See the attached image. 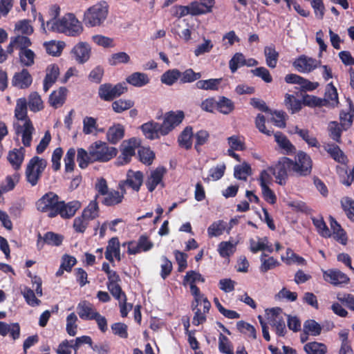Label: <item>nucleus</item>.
<instances>
[{
  "instance_id": "obj_1",
  "label": "nucleus",
  "mask_w": 354,
  "mask_h": 354,
  "mask_svg": "<svg viewBox=\"0 0 354 354\" xmlns=\"http://www.w3.org/2000/svg\"><path fill=\"white\" fill-rule=\"evenodd\" d=\"M46 26L50 31L62 32L72 37L78 36L83 31L81 22L73 13H67L58 20H48Z\"/></svg>"
},
{
  "instance_id": "obj_2",
  "label": "nucleus",
  "mask_w": 354,
  "mask_h": 354,
  "mask_svg": "<svg viewBox=\"0 0 354 354\" xmlns=\"http://www.w3.org/2000/svg\"><path fill=\"white\" fill-rule=\"evenodd\" d=\"M109 12L108 3L105 1H99L85 10L82 22L88 28L102 26L106 20Z\"/></svg>"
},
{
  "instance_id": "obj_3",
  "label": "nucleus",
  "mask_w": 354,
  "mask_h": 354,
  "mask_svg": "<svg viewBox=\"0 0 354 354\" xmlns=\"http://www.w3.org/2000/svg\"><path fill=\"white\" fill-rule=\"evenodd\" d=\"M47 160L37 156H33L27 164L26 168V179L31 186L37 185L43 172L47 166Z\"/></svg>"
},
{
  "instance_id": "obj_4",
  "label": "nucleus",
  "mask_w": 354,
  "mask_h": 354,
  "mask_svg": "<svg viewBox=\"0 0 354 354\" xmlns=\"http://www.w3.org/2000/svg\"><path fill=\"white\" fill-rule=\"evenodd\" d=\"M88 151L95 162H105L116 156L118 151L113 147H109L104 142L98 140L92 143Z\"/></svg>"
},
{
  "instance_id": "obj_5",
  "label": "nucleus",
  "mask_w": 354,
  "mask_h": 354,
  "mask_svg": "<svg viewBox=\"0 0 354 354\" xmlns=\"http://www.w3.org/2000/svg\"><path fill=\"white\" fill-rule=\"evenodd\" d=\"M60 197L53 192H48L35 202L37 211L47 214L49 218H54Z\"/></svg>"
},
{
  "instance_id": "obj_6",
  "label": "nucleus",
  "mask_w": 354,
  "mask_h": 354,
  "mask_svg": "<svg viewBox=\"0 0 354 354\" xmlns=\"http://www.w3.org/2000/svg\"><path fill=\"white\" fill-rule=\"evenodd\" d=\"M276 178V181L279 185H284L288 178V171H292V160L287 157L279 159L274 167L268 168Z\"/></svg>"
},
{
  "instance_id": "obj_7",
  "label": "nucleus",
  "mask_w": 354,
  "mask_h": 354,
  "mask_svg": "<svg viewBox=\"0 0 354 354\" xmlns=\"http://www.w3.org/2000/svg\"><path fill=\"white\" fill-rule=\"evenodd\" d=\"M313 161L310 156L304 151H299L292 160V171L300 176H308L312 171Z\"/></svg>"
},
{
  "instance_id": "obj_8",
  "label": "nucleus",
  "mask_w": 354,
  "mask_h": 354,
  "mask_svg": "<svg viewBox=\"0 0 354 354\" xmlns=\"http://www.w3.org/2000/svg\"><path fill=\"white\" fill-rule=\"evenodd\" d=\"M139 141L131 138L128 140H124L120 146L121 154L118 156L117 160L120 165L128 164L131 158L136 154V149L139 147Z\"/></svg>"
},
{
  "instance_id": "obj_9",
  "label": "nucleus",
  "mask_w": 354,
  "mask_h": 354,
  "mask_svg": "<svg viewBox=\"0 0 354 354\" xmlns=\"http://www.w3.org/2000/svg\"><path fill=\"white\" fill-rule=\"evenodd\" d=\"M143 174L140 171H134L129 169L127 173L126 180H120L118 188L126 191V187L131 188L133 191L138 192L143 183Z\"/></svg>"
},
{
  "instance_id": "obj_10",
  "label": "nucleus",
  "mask_w": 354,
  "mask_h": 354,
  "mask_svg": "<svg viewBox=\"0 0 354 354\" xmlns=\"http://www.w3.org/2000/svg\"><path fill=\"white\" fill-rule=\"evenodd\" d=\"M81 207L82 204L79 201L74 200L66 203L64 201L60 200L54 218L59 216L63 219H70L75 215Z\"/></svg>"
},
{
  "instance_id": "obj_11",
  "label": "nucleus",
  "mask_w": 354,
  "mask_h": 354,
  "mask_svg": "<svg viewBox=\"0 0 354 354\" xmlns=\"http://www.w3.org/2000/svg\"><path fill=\"white\" fill-rule=\"evenodd\" d=\"M185 114L183 111H169L165 114L162 124L163 133L169 134L174 129L178 126L183 120Z\"/></svg>"
},
{
  "instance_id": "obj_12",
  "label": "nucleus",
  "mask_w": 354,
  "mask_h": 354,
  "mask_svg": "<svg viewBox=\"0 0 354 354\" xmlns=\"http://www.w3.org/2000/svg\"><path fill=\"white\" fill-rule=\"evenodd\" d=\"M108 281L106 283L107 288L112 296L117 300L122 299V295L125 296V292L122 290L120 282L121 279L116 271L113 270L107 276Z\"/></svg>"
},
{
  "instance_id": "obj_13",
  "label": "nucleus",
  "mask_w": 354,
  "mask_h": 354,
  "mask_svg": "<svg viewBox=\"0 0 354 354\" xmlns=\"http://www.w3.org/2000/svg\"><path fill=\"white\" fill-rule=\"evenodd\" d=\"M140 129L146 138L155 140L160 136H166L163 133L162 124L153 120L145 122L140 126Z\"/></svg>"
},
{
  "instance_id": "obj_14",
  "label": "nucleus",
  "mask_w": 354,
  "mask_h": 354,
  "mask_svg": "<svg viewBox=\"0 0 354 354\" xmlns=\"http://www.w3.org/2000/svg\"><path fill=\"white\" fill-rule=\"evenodd\" d=\"M204 277L198 272L194 270L188 271L183 279V285L189 284L190 292L194 298L200 297V289L196 286V282H204Z\"/></svg>"
},
{
  "instance_id": "obj_15",
  "label": "nucleus",
  "mask_w": 354,
  "mask_h": 354,
  "mask_svg": "<svg viewBox=\"0 0 354 354\" xmlns=\"http://www.w3.org/2000/svg\"><path fill=\"white\" fill-rule=\"evenodd\" d=\"M32 77L26 68L15 73L12 78V85L19 89H26L32 83Z\"/></svg>"
},
{
  "instance_id": "obj_16",
  "label": "nucleus",
  "mask_w": 354,
  "mask_h": 354,
  "mask_svg": "<svg viewBox=\"0 0 354 354\" xmlns=\"http://www.w3.org/2000/svg\"><path fill=\"white\" fill-rule=\"evenodd\" d=\"M320 64V61L306 55H301L293 62V66L299 72L309 73L319 66Z\"/></svg>"
},
{
  "instance_id": "obj_17",
  "label": "nucleus",
  "mask_w": 354,
  "mask_h": 354,
  "mask_svg": "<svg viewBox=\"0 0 354 354\" xmlns=\"http://www.w3.org/2000/svg\"><path fill=\"white\" fill-rule=\"evenodd\" d=\"M77 312L80 319L82 320H93L98 312L93 306L86 300L81 301L77 306Z\"/></svg>"
},
{
  "instance_id": "obj_18",
  "label": "nucleus",
  "mask_w": 354,
  "mask_h": 354,
  "mask_svg": "<svg viewBox=\"0 0 354 354\" xmlns=\"http://www.w3.org/2000/svg\"><path fill=\"white\" fill-rule=\"evenodd\" d=\"M165 173L166 169L163 167H158L151 172L145 183L149 192L154 191L159 184H161L162 187L165 186L162 179Z\"/></svg>"
},
{
  "instance_id": "obj_19",
  "label": "nucleus",
  "mask_w": 354,
  "mask_h": 354,
  "mask_svg": "<svg viewBox=\"0 0 354 354\" xmlns=\"http://www.w3.org/2000/svg\"><path fill=\"white\" fill-rule=\"evenodd\" d=\"M35 131L31 120H28L23 125H18L16 127V133H21V140L24 147H28L31 145L32 133Z\"/></svg>"
},
{
  "instance_id": "obj_20",
  "label": "nucleus",
  "mask_w": 354,
  "mask_h": 354,
  "mask_svg": "<svg viewBox=\"0 0 354 354\" xmlns=\"http://www.w3.org/2000/svg\"><path fill=\"white\" fill-rule=\"evenodd\" d=\"M113 256L119 261L120 257V245L118 237L111 238L106 246L105 251V258L111 263L114 262Z\"/></svg>"
},
{
  "instance_id": "obj_21",
  "label": "nucleus",
  "mask_w": 354,
  "mask_h": 354,
  "mask_svg": "<svg viewBox=\"0 0 354 354\" xmlns=\"http://www.w3.org/2000/svg\"><path fill=\"white\" fill-rule=\"evenodd\" d=\"M72 53L78 63L83 64L90 57L91 47L86 42H80L73 47Z\"/></svg>"
},
{
  "instance_id": "obj_22",
  "label": "nucleus",
  "mask_w": 354,
  "mask_h": 354,
  "mask_svg": "<svg viewBox=\"0 0 354 354\" xmlns=\"http://www.w3.org/2000/svg\"><path fill=\"white\" fill-rule=\"evenodd\" d=\"M26 150L21 147L19 149H14L8 152L7 159L15 170L20 169L24 160Z\"/></svg>"
},
{
  "instance_id": "obj_23",
  "label": "nucleus",
  "mask_w": 354,
  "mask_h": 354,
  "mask_svg": "<svg viewBox=\"0 0 354 354\" xmlns=\"http://www.w3.org/2000/svg\"><path fill=\"white\" fill-rule=\"evenodd\" d=\"M125 194L126 191L124 190H120V192L119 191L111 189L104 196L102 203L107 207L119 205L123 201Z\"/></svg>"
},
{
  "instance_id": "obj_24",
  "label": "nucleus",
  "mask_w": 354,
  "mask_h": 354,
  "mask_svg": "<svg viewBox=\"0 0 354 354\" xmlns=\"http://www.w3.org/2000/svg\"><path fill=\"white\" fill-rule=\"evenodd\" d=\"M59 75V68L57 64H50L46 69V74L44 80V91L47 92L56 82Z\"/></svg>"
},
{
  "instance_id": "obj_25",
  "label": "nucleus",
  "mask_w": 354,
  "mask_h": 354,
  "mask_svg": "<svg viewBox=\"0 0 354 354\" xmlns=\"http://www.w3.org/2000/svg\"><path fill=\"white\" fill-rule=\"evenodd\" d=\"M67 91L66 87L62 86L57 91H54L49 96V103L55 109L62 106L66 99Z\"/></svg>"
},
{
  "instance_id": "obj_26",
  "label": "nucleus",
  "mask_w": 354,
  "mask_h": 354,
  "mask_svg": "<svg viewBox=\"0 0 354 354\" xmlns=\"http://www.w3.org/2000/svg\"><path fill=\"white\" fill-rule=\"evenodd\" d=\"M124 136V128L120 124H114L109 128L106 138L111 144H117Z\"/></svg>"
},
{
  "instance_id": "obj_27",
  "label": "nucleus",
  "mask_w": 354,
  "mask_h": 354,
  "mask_svg": "<svg viewBox=\"0 0 354 354\" xmlns=\"http://www.w3.org/2000/svg\"><path fill=\"white\" fill-rule=\"evenodd\" d=\"M27 100L25 97L18 98L16 101L15 117L18 120L24 121L30 120L28 116Z\"/></svg>"
},
{
  "instance_id": "obj_28",
  "label": "nucleus",
  "mask_w": 354,
  "mask_h": 354,
  "mask_svg": "<svg viewBox=\"0 0 354 354\" xmlns=\"http://www.w3.org/2000/svg\"><path fill=\"white\" fill-rule=\"evenodd\" d=\"M126 81L133 86L142 87L149 83L150 79L144 73L134 72L126 78Z\"/></svg>"
},
{
  "instance_id": "obj_29",
  "label": "nucleus",
  "mask_w": 354,
  "mask_h": 354,
  "mask_svg": "<svg viewBox=\"0 0 354 354\" xmlns=\"http://www.w3.org/2000/svg\"><path fill=\"white\" fill-rule=\"evenodd\" d=\"M324 275L325 280L333 285L347 283L349 280L347 275L339 270H329V272H324Z\"/></svg>"
},
{
  "instance_id": "obj_30",
  "label": "nucleus",
  "mask_w": 354,
  "mask_h": 354,
  "mask_svg": "<svg viewBox=\"0 0 354 354\" xmlns=\"http://www.w3.org/2000/svg\"><path fill=\"white\" fill-rule=\"evenodd\" d=\"M97 198L98 195H95L94 199L88 203L81 214L90 221L99 216L100 208L97 201Z\"/></svg>"
},
{
  "instance_id": "obj_31",
  "label": "nucleus",
  "mask_w": 354,
  "mask_h": 354,
  "mask_svg": "<svg viewBox=\"0 0 354 354\" xmlns=\"http://www.w3.org/2000/svg\"><path fill=\"white\" fill-rule=\"evenodd\" d=\"M8 333L14 340L18 339L20 335L19 324L13 323L10 325L3 322H0V335L5 337Z\"/></svg>"
},
{
  "instance_id": "obj_32",
  "label": "nucleus",
  "mask_w": 354,
  "mask_h": 354,
  "mask_svg": "<svg viewBox=\"0 0 354 354\" xmlns=\"http://www.w3.org/2000/svg\"><path fill=\"white\" fill-rule=\"evenodd\" d=\"M275 141L281 149L284 150L286 154L293 153L295 152L296 149L295 146L290 142L288 138L281 132L274 133Z\"/></svg>"
},
{
  "instance_id": "obj_33",
  "label": "nucleus",
  "mask_w": 354,
  "mask_h": 354,
  "mask_svg": "<svg viewBox=\"0 0 354 354\" xmlns=\"http://www.w3.org/2000/svg\"><path fill=\"white\" fill-rule=\"evenodd\" d=\"M93 156H91V152L88 150H85L83 148H78L77 150V161L78 162L79 167L82 169H84L88 167V166L95 162L93 159Z\"/></svg>"
},
{
  "instance_id": "obj_34",
  "label": "nucleus",
  "mask_w": 354,
  "mask_h": 354,
  "mask_svg": "<svg viewBox=\"0 0 354 354\" xmlns=\"http://www.w3.org/2000/svg\"><path fill=\"white\" fill-rule=\"evenodd\" d=\"M324 148L336 162L339 163H344L345 162L346 157L338 145L335 144H326Z\"/></svg>"
},
{
  "instance_id": "obj_35",
  "label": "nucleus",
  "mask_w": 354,
  "mask_h": 354,
  "mask_svg": "<svg viewBox=\"0 0 354 354\" xmlns=\"http://www.w3.org/2000/svg\"><path fill=\"white\" fill-rule=\"evenodd\" d=\"M27 105L31 111L36 113L44 109V103L41 96L36 91L32 92L28 95Z\"/></svg>"
},
{
  "instance_id": "obj_36",
  "label": "nucleus",
  "mask_w": 354,
  "mask_h": 354,
  "mask_svg": "<svg viewBox=\"0 0 354 354\" xmlns=\"http://www.w3.org/2000/svg\"><path fill=\"white\" fill-rule=\"evenodd\" d=\"M180 76L181 72L178 69H169L161 75L160 81L162 84L167 86H172L178 79H180Z\"/></svg>"
},
{
  "instance_id": "obj_37",
  "label": "nucleus",
  "mask_w": 354,
  "mask_h": 354,
  "mask_svg": "<svg viewBox=\"0 0 354 354\" xmlns=\"http://www.w3.org/2000/svg\"><path fill=\"white\" fill-rule=\"evenodd\" d=\"M35 53L28 48L19 52V62L22 66H32L35 64Z\"/></svg>"
},
{
  "instance_id": "obj_38",
  "label": "nucleus",
  "mask_w": 354,
  "mask_h": 354,
  "mask_svg": "<svg viewBox=\"0 0 354 354\" xmlns=\"http://www.w3.org/2000/svg\"><path fill=\"white\" fill-rule=\"evenodd\" d=\"M282 310L280 308H273L267 313L269 323L272 326L285 324L283 317L281 316Z\"/></svg>"
},
{
  "instance_id": "obj_39",
  "label": "nucleus",
  "mask_w": 354,
  "mask_h": 354,
  "mask_svg": "<svg viewBox=\"0 0 354 354\" xmlns=\"http://www.w3.org/2000/svg\"><path fill=\"white\" fill-rule=\"evenodd\" d=\"M98 96L101 100L106 102H111L115 99L113 84L110 83L101 84L98 88Z\"/></svg>"
},
{
  "instance_id": "obj_40",
  "label": "nucleus",
  "mask_w": 354,
  "mask_h": 354,
  "mask_svg": "<svg viewBox=\"0 0 354 354\" xmlns=\"http://www.w3.org/2000/svg\"><path fill=\"white\" fill-rule=\"evenodd\" d=\"M135 104L133 100L131 99H118L112 102L111 106L114 112L121 113L127 110L131 109Z\"/></svg>"
},
{
  "instance_id": "obj_41",
  "label": "nucleus",
  "mask_w": 354,
  "mask_h": 354,
  "mask_svg": "<svg viewBox=\"0 0 354 354\" xmlns=\"http://www.w3.org/2000/svg\"><path fill=\"white\" fill-rule=\"evenodd\" d=\"M138 154L140 161L146 165H151L156 157L153 151L146 147H139Z\"/></svg>"
},
{
  "instance_id": "obj_42",
  "label": "nucleus",
  "mask_w": 354,
  "mask_h": 354,
  "mask_svg": "<svg viewBox=\"0 0 354 354\" xmlns=\"http://www.w3.org/2000/svg\"><path fill=\"white\" fill-rule=\"evenodd\" d=\"M264 55L267 65L270 68H275L279 58V53L275 50L274 46H266L264 48Z\"/></svg>"
},
{
  "instance_id": "obj_43",
  "label": "nucleus",
  "mask_w": 354,
  "mask_h": 354,
  "mask_svg": "<svg viewBox=\"0 0 354 354\" xmlns=\"http://www.w3.org/2000/svg\"><path fill=\"white\" fill-rule=\"evenodd\" d=\"M192 128L191 127H185L178 137V141L179 142V145L186 149H190L192 145Z\"/></svg>"
},
{
  "instance_id": "obj_44",
  "label": "nucleus",
  "mask_w": 354,
  "mask_h": 354,
  "mask_svg": "<svg viewBox=\"0 0 354 354\" xmlns=\"http://www.w3.org/2000/svg\"><path fill=\"white\" fill-rule=\"evenodd\" d=\"M221 82V78L198 80L196 83V86L199 89L216 91L218 89Z\"/></svg>"
},
{
  "instance_id": "obj_45",
  "label": "nucleus",
  "mask_w": 354,
  "mask_h": 354,
  "mask_svg": "<svg viewBox=\"0 0 354 354\" xmlns=\"http://www.w3.org/2000/svg\"><path fill=\"white\" fill-rule=\"evenodd\" d=\"M201 109L207 112L213 113L214 110L221 112V99L218 101L214 97H209L201 102Z\"/></svg>"
},
{
  "instance_id": "obj_46",
  "label": "nucleus",
  "mask_w": 354,
  "mask_h": 354,
  "mask_svg": "<svg viewBox=\"0 0 354 354\" xmlns=\"http://www.w3.org/2000/svg\"><path fill=\"white\" fill-rule=\"evenodd\" d=\"M76 154V150L73 147H71L68 149L64 158V169L65 172H72L74 171L75 163V157Z\"/></svg>"
},
{
  "instance_id": "obj_47",
  "label": "nucleus",
  "mask_w": 354,
  "mask_h": 354,
  "mask_svg": "<svg viewBox=\"0 0 354 354\" xmlns=\"http://www.w3.org/2000/svg\"><path fill=\"white\" fill-rule=\"evenodd\" d=\"M328 129L330 138L337 143H342L341 136L344 129L341 125L337 122L333 121L329 123Z\"/></svg>"
},
{
  "instance_id": "obj_48",
  "label": "nucleus",
  "mask_w": 354,
  "mask_h": 354,
  "mask_svg": "<svg viewBox=\"0 0 354 354\" xmlns=\"http://www.w3.org/2000/svg\"><path fill=\"white\" fill-rule=\"evenodd\" d=\"M295 133L299 135V136L301 137L302 139L305 140L310 147H314L317 148L320 147V145L319 144L317 138L315 137L311 136L308 129H301L296 127Z\"/></svg>"
},
{
  "instance_id": "obj_49",
  "label": "nucleus",
  "mask_w": 354,
  "mask_h": 354,
  "mask_svg": "<svg viewBox=\"0 0 354 354\" xmlns=\"http://www.w3.org/2000/svg\"><path fill=\"white\" fill-rule=\"evenodd\" d=\"M307 354H325L327 351L326 345L317 342H309L304 346Z\"/></svg>"
},
{
  "instance_id": "obj_50",
  "label": "nucleus",
  "mask_w": 354,
  "mask_h": 354,
  "mask_svg": "<svg viewBox=\"0 0 354 354\" xmlns=\"http://www.w3.org/2000/svg\"><path fill=\"white\" fill-rule=\"evenodd\" d=\"M90 221L82 214L75 218L73 223V228L76 233L83 234L87 229Z\"/></svg>"
},
{
  "instance_id": "obj_51",
  "label": "nucleus",
  "mask_w": 354,
  "mask_h": 354,
  "mask_svg": "<svg viewBox=\"0 0 354 354\" xmlns=\"http://www.w3.org/2000/svg\"><path fill=\"white\" fill-rule=\"evenodd\" d=\"M330 227L333 231L335 239L340 241L342 244H346V237L341 225L333 218L330 217Z\"/></svg>"
},
{
  "instance_id": "obj_52",
  "label": "nucleus",
  "mask_w": 354,
  "mask_h": 354,
  "mask_svg": "<svg viewBox=\"0 0 354 354\" xmlns=\"http://www.w3.org/2000/svg\"><path fill=\"white\" fill-rule=\"evenodd\" d=\"M192 306L193 310H196V308H201L202 313L205 315V313L209 312L211 304L207 299L205 297L203 294L200 293V297L198 299L194 298Z\"/></svg>"
},
{
  "instance_id": "obj_53",
  "label": "nucleus",
  "mask_w": 354,
  "mask_h": 354,
  "mask_svg": "<svg viewBox=\"0 0 354 354\" xmlns=\"http://www.w3.org/2000/svg\"><path fill=\"white\" fill-rule=\"evenodd\" d=\"M285 105L288 109L291 110L292 113H295L301 109V101L294 95L288 93L285 96Z\"/></svg>"
},
{
  "instance_id": "obj_54",
  "label": "nucleus",
  "mask_w": 354,
  "mask_h": 354,
  "mask_svg": "<svg viewBox=\"0 0 354 354\" xmlns=\"http://www.w3.org/2000/svg\"><path fill=\"white\" fill-rule=\"evenodd\" d=\"M341 205L348 218L354 222V201L349 197L341 200Z\"/></svg>"
},
{
  "instance_id": "obj_55",
  "label": "nucleus",
  "mask_w": 354,
  "mask_h": 354,
  "mask_svg": "<svg viewBox=\"0 0 354 354\" xmlns=\"http://www.w3.org/2000/svg\"><path fill=\"white\" fill-rule=\"evenodd\" d=\"M201 77V73H196L192 68L186 69L184 72L181 73L180 77V82L181 84L191 83Z\"/></svg>"
},
{
  "instance_id": "obj_56",
  "label": "nucleus",
  "mask_w": 354,
  "mask_h": 354,
  "mask_svg": "<svg viewBox=\"0 0 354 354\" xmlns=\"http://www.w3.org/2000/svg\"><path fill=\"white\" fill-rule=\"evenodd\" d=\"M21 293L26 300V302L30 306H37L41 304V301L35 296L34 291L28 288L25 287Z\"/></svg>"
},
{
  "instance_id": "obj_57",
  "label": "nucleus",
  "mask_w": 354,
  "mask_h": 354,
  "mask_svg": "<svg viewBox=\"0 0 354 354\" xmlns=\"http://www.w3.org/2000/svg\"><path fill=\"white\" fill-rule=\"evenodd\" d=\"M251 174V167L246 162H244L242 165L236 166L234 168V176L238 179L246 180L247 177Z\"/></svg>"
},
{
  "instance_id": "obj_58",
  "label": "nucleus",
  "mask_w": 354,
  "mask_h": 354,
  "mask_svg": "<svg viewBox=\"0 0 354 354\" xmlns=\"http://www.w3.org/2000/svg\"><path fill=\"white\" fill-rule=\"evenodd\" d=\"M63 239L62 235L53 232H48L44 236V242L50 245L59 246L62 245Z\"/></svg>"
},
{
  "instance_id": "obj_59",
  "label": "nucleus",
  "mask_w": 354,
  "mask_h": 354,
  "mask_svg": "<svg viewBox=\"0 0 354 354\" xmlns=\"http://www.w3.org/2000/svg\"><path fill=\"white\" fill-rule=\"evenodd\" d=\"M15 30L21 32V35H30L33 33V27L30 25V21L28 19H24L19 21L15 24Z\"/></svg>"
},
{
  "instance_id": "obj_60",
  "label": "nucleus",
  "mask_w": 354,
  "mask_h": 354,
  "mask_svg": "<svg viewBox=\"0 0 354 354\" xmlns=\"http://www.w3.org/2000/svg\"><path fill=\"white\" fill-rule=\"evenodd\" d=\"M77 317L75 313H70L66 317V330L70 336H75L77 333V325L76 324Z\"/></svg>"
},
{
  "instance_id": "obj_61",
  "label": "nucleus",
  "mask_w": 354,
  "mask_h": 354,
  "mask_svg": "<svg viewBox=\"0 0 354 354\" xmlns=\"http://www.w3.org/2000/svg\"><path fill=\"white\" fill-rule=\"evenodd\" d=\"M130 61L129 55L124 52L113 53L109 59V63L111 66H116L119 64H127Z\"/></svg>"
},
{
  "instance_id": "obj_62",
  "label": "nucleus",
  "mask_w": 354,
  "mask_h": 354,
  "mask_svg": "<svg viewBox=\"0 0 354 354\" xmlns=\"http://www.w3.org/2000/svg\"><path fill=\"white\" fill-rule=\"evenodd\" d=\"M322 327L315 320L310 319L305 322L304 324V332L310 333L313 335H318L321 333Z\"/></svg>"
},
{
  "instance_id": "obj_63",
  "label": "nucleus",
  "mask_w": 354,
  "mask_h": 354,
  "mask_svg": "<svg viewBox=\"0 0 354 354\" xmlns=\"http://www.w3.org/2000/svg\"><path fill=\"white\" fill-rule=\"evenodd\" d=\"M15 45L16 49H19V51L24 49H26L32 45V42L30 38L26 35H17L12 37Z\"/></svg>"
},
{
  "instance_id": "obj_64",
  "label": "nucleus",
  "mask_w": 354,
  "mask_h": 354,
  "mask_svg": "<svg viewBox=\"0 0 354 354\" xmlns=\"http://www.w3.org/2000/svg\"><path fill=\"white\" fill-rule=\"evenodd\" d=\"M246 64V60L244 55L241 53H236L230 61L229 65L232 73L236 71L239 66Z\"/></svg>"
}]
</instances>
